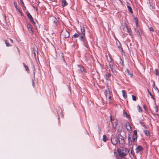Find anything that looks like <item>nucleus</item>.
<instances>
[{
    "label": "nucleus",
    "mask_w": 159,
    "mask_h": 159,
    "mask_svg": "<svg viewBox=\"0 0 159 159\" xmlns=\"http://www.w3.org/2000/svg\"><path fill=\"white\" fill-rule=\"evenodd\" d=\"M134 19L136 24V26L134 27V31L136 33L137 36L142 39L141 35L143 34V30L138 24V20L135 18H134Z\"/></svg>",
    "instance_id": "nucleus-1"
},
{
    "label": "nucleus",
    "mask_w": 159,
    "mask_h": 159,
    "mask_svg": "<svg viewBox=\"0 0 159 159\" xmlns=\"http://www.w3.org/2000/svg\"><path fill=\"white\" fill-rule=\"evenodd\" d=\"M117 151L119 156L123 158H125L126 155L129 153V150L128 149L122 148L121 149H117Z\"/></svg>",
    "instance_id": "nucleus-2"
},
{
    "label": "nucleus",
    "mask_w": 159,
    "mask_h": 159,
    "mask_svg": "<svg viewBox=\"0 0 159 159\" xmlns=\"http://www.w3.org/2000/svg\"><path fill=\"white\" fill-rule=\"evenodd\" d=\"M110 60L107 59V61L108 62V65L109 68L110 69L111 71L113 73H114V69L115 67L114 65V63L113 61V59L110 57Z\"/></svg>",
    "instance_id": "nucleus-3"
},
{
    "label": "nucleus",
    "mask_w": 159,
    "mask_h": 159,
    "mask_svg": "<svg viewBox=\"0 0 159 159\" xmlns=\"http://www.w3.org/2000/svg\"><path fill=\"white\" fill-rule=\"evenodd\" d=\"M110 120L113 127L115 129L116 128L118 123L117 120L115 118V117L112 116H110Z\"/></svg>",
    "instance_id": "nucleus-4"
},
{
    "label": "nucleus",
    "mask_w": 159,
    "mask_h": 159,
    "mask_svg": "<svg viewBox=\"0 0 159 159\" xmlns=\"http://www.w3.org/2000/svg\"><path fill=\"white\" fill-rule=\"evenodd\" d=\"M118 139L120 147H123L125 144V140L124 137L120 134L118 135Z\"/></svg>",
    "instance_id": "nucleus-5"
},
{
    "label": "nucleus",
    "mask_w": 159,
    "mask_h": 159,
    "mask_svg": "<svg viewBox=\"0 0 159 159\" xmlns=\"http://www.w3.org/2000/svg\"><path fill=\"white\" fill-rule=\"evenodd\" d=\"M134 138V137L133 136L132 137L128 136V139L129 146H130L133 144L134 143L135 141L136 142L137 139H135Z\"/></svg>",
    "instance_id": "nucleus-6"
},
{
    "label": "nucleus",
    "mask_w": 159,
    "mask_h": 159,
    "mask_svg": "<svg viewBox=\"0 0 159 159\" xmlns=\"http://www.w3.org/2000/svg\"><path fill=\"white\" fill-rule=\"evenodd\" d=\"M143 148L142 146L140 145H138L135 149L136 153L141 155L142 154V151Z\"/></svg>",
    "instance_id": "nucleus-7"
},
{
    "label": "nucleus",
    "mask_w": 159,
    "mask_h": 159,
    "mask_svg": "<svg viewBox=\"0 0 159 159\" xmlns=\"http://www.w3.org/2000/svg\"><path fill=\"white\" fill-rule=\"evenodd\" d=\"M26 14L27 15V16L28 18L30 19L31 22L34 25H35V22L34 20L33 19L32 16L30 15V13L28 11H27L26 12Z\"/></svg>",
    "instance_id": "nucleus-8"
},
{
    "label": "nucleus",
    "mask_w": 159,
    "mask_h": 159,
    "mask_svg": "<svg viewBox=\"0 0 159 159\" xmlns=\"http://www.w3.org/2000/svg\"><path fill=\"white\" fill-rule=\"evenodd\" d=\"M111 143L113 145H116L117 143L118 139L114 137H113L111 138Z\"/></svg>",
    "instance_id": "nucleus-9"
},
{
    "label": "nucleus",
    "mask_w": 159,
    "mask_h": 159,
    "mask_svg": "<svg viewBox=\"0 0 159 159\" xmlns=\"http://www.w3.org/2000/svg\"><path fill=\"white\" fill-rule=\"evenodd\" d=\"M79 36H80L79 39L81 41H83L84 42H86L85 38V35L80 34Z\"/></svg>",
    "instance_id": "nucleus-10"
},
{
    "label": "nucleus",
    "mask_w": 159,
    "mask_h": 159,
    "mask_svg": "<svg viewBox=\"0 0 159 159\" xmlns=\"http://www.w3.org/2000/svg\"><path fill=\"white\" fill-rule=\"evenodd\" d=\"M62 35H63L65 38H66L69 37L70 34L68 31L66 30L63 32V34Z\"/></svg>",
    "instance_id": "nucleus-11"
},
{
    "label": "nucleus",
    "mask_w": 159,
    "mask_h": 159,
    "mask_svg": "<svg viewBox=\"0 0 159 159\" xmlns=\"http://www.w3.org/2000/svg\"><path fill=\"white\" fill-rule=\"evenodd\" d=\"M125 126L126 129L128 131H131V127L130 124L129 122H127L126 123Z\"/></svg>",
    "instance_id": "nucleus-12"
},
{
    "label": "nucleus",
    "mask_w": 159,
    "mask_h": 159,
    "mask_svg": "<svg viewBox=\"0 0 159 159\" xmlns=\"http://www.w3.org/2000/svg\"><path fill=\"white\" fill-rule=\"evenodd\" d=\"M27 27L28 28V30H29L30 32L31 33H33L32 28L30 24H27Z\"/></svg>",
    "instance_id": "nucleus-13"
},
{
    "label": "nucleus",
    "mask_w": 159,
    "mask_h": 159,
    "mask_svg": "<svg viewBox=\"0 0 159 159\" xmlns=\"http://www.w3.org/2000/svg\"><path fill=\"white\" fill-rule=\"evenodd\" d=\"M105 95L107 99H109V100L111 99V95H110V92L109 91V93H105Z\"/></svg>",
    "instance_id": "nucleus-14"
},
{
    "label": "nucleus",
    "mask_w": 159,
    "mask_h": 159,
    "mask_svg": "<svg viewBox=\"0 0 159 159\" xmlns=\"http://www.w3.org/2000/svg\"><path fill=\"white\" fill-rule=\"evenodd\" d=\"M116 45L119 50H120L121 52H122L123 51V49L121 47L120 43L119 42L118 43H117Z\"/></svg>",
    "instance_id": "nucleus-15"
},
{
    "label": "nucleus",
    "mask_w": 159,
    "mask_h": 159,
    "mask_svg": "<svg viewBox=\"0 0 159 159\" xmlns=\"http://www.w3.org/2000/svg\"><path fill=\"white\" fill-rule=\"evenodd\" d=\"M78 70H80L81 72H83L84 70V67L80 65H78Z\"/></svg>",
    "instance_id": "nucleus-16"
},
{
    "label": "nucleus",
    "mask_w": 159,
    "mask_h": 159,
    "mask_svg": "<svg viewBox=\"0 0 159 159\" xmlns=\"http://www.w3.org/2000/svg\"><path fill=\"white\" fill-rule=\"evenodd\" d=\"M122 93L123 96L125 98H127V94L125 90H122Z\"/></svg>",
    "instance_id": "nucleus-17"
},
{
    "label": "nucleus",
    "mask_w": 159,
    "mask_h": 159,
    "mask_svg": "<svg viewBox=\"0 0 159 159\" xmlns=\"http://www.w3.org/2000/svg\"><path fill=\"white\" fill-rule=\"evenodd\" d=\"M81 33H80V34H83V35H85V29H84V27H81Z\"/></svg>",
    "instance_id": "nucleus-18"
},
{
    "label": "nucleus",
    "mask_w": 159,
    "mask_h": 159,
    "mask_svg": "<svg viewBox=\"0 0 159 159\" xmlns=\"http://www.w3.org/2000/svg\"><path fill=\"white\" fill-rule=\"evenodd\" d=\"M126 28L127 29V32L129 33V35L131 36H132V33L131 30L130 28H129L128 26H126Z\"/></svg>",
    "instance_id": "nucleus-19"
},
{
    "label": "nucleus",
    "mask_w": 159,
    "mask_h": 159,
    "mask_svg": "<svg viewBox=\"0 0 159 159\" xmlns=\"http://www.w3.org/2000/svg\"><path fill=\"white\" fill-rule=\"evenodd\" d=\"M134 137V139H137V132L136 130H134V134L133 136Z\"/></svg>",
    "instance_id": "nucleus-20"
},
{
    "label": "nucleus",
    "mask_w": 159,
    "mask_h": 159,
    "mask_svg": "<svg viewBox=\"0 0 159 159\" xmlns=\"http://www.w3.org/2000/svg\"><path fill=\"white\" fill-rule=\"evenodd\" d=\"M111 76V74L108 73H107L105 75V79L106 80H108L109 77Z\"/></svg>",
    "instance_id": "nucleus-21"
},
{
    "label": "nucleus",
    "mask_w": 159,
    "mask_h": 159,
    "mask_svg": "<svg viewBox=\"0 0 159 159\" xmlns=\"http://www.w3.org/2000/svg\"><path fill=\"white\" fill-rule=\"evenodd\" d=\"M14 6L15 7V8H16V9L21 14V15H22V13L21 12V11L20 10L18 9L17 6V4L16 2H14Z\"/></svg>",
    "instance_id": "nucleus-22"
},
{
    "label": "nucleus",
    "mask_w": 159,
    "mask_h": 159,
    "mask_svg": "<svg viewBox=\"0 0 159 159\" xmlns=\"http://www.w3.org/2000/svg\"><path fill=\"white\" fill-rule=\"evenodd\" d=\"M68 4V3L65 0H63L62 2V5L63 7H65Z\"/></svg>",
    "instance_id": "nucleus-23"
},
{
    "label": "nucleus",
    "mask_w": 159,
    "mask_h": 159,
    "mask_svg": "<svg viewBox=\"0 0 159 159\" xmlns=\"http://www.w3.org/2000/svg\"><path fill=\"white\" fill-rule=\"evenodd\" d=\"M123 116H124L125 117L127 118H130L129 115L127 114V113L125 112L124 110L123 111Z\"/></svg>",
    "instance_id": "nucleus-24"
},
{
    "label": "nucleus",
    "mask_w": 159,
    "mask_h": 159,
    "mask_svg": "<svg viewBox=\"0 0 159 159\" xmlns=\"http://www.w3.org/2000/svg\"><path fill=\"white\" fill-rule=\"evenodd\" d=\"M80 35V32H78L77 33H75L74 35L72 36V38H78L79 37Z\"/></svg>",
    "instance_id": "nucleus-25"
},
{
    "label": "nucleus",
    "mask_w": 159,
    "mask_h": 159,
    "mask_svg": "<svg viewBox=\"0 0 159 159\" xmlns=\"http://www.w3.org/2000/svg\"><path fill=\"white\" fill-rule=\"evenodd\" d=\"M127 7L129 12L131 14H132L133 12L132 11V9L131 7L130 6L127 5Z\"/></svg>",
    "instance_id": "nucleus-26"
},
{
    "label": "nucleus",
    "mask_w": 159,
    "mask_h": 159,
    "mask_svg": "<svg viewBox=\"0 0 159 159\" xmlns=\"http://www.w3.org/2000/svg\"><path fill=\"white\" fill-rule=\"evenodd\" d=\"M144 133L147 136H149V131L147 130H145L144 131Z\"/></svg>",
    "instance_id": "nucleus-27"
},
{
    "label": "nucleus",
    "mask_w": 159,
    "mask_h": 159,
    "mask_svg": "<svg viewBox=\"0 0 159 159\" xmlns=\"http://www.w3.org/2000/svg\"><path fill=\"white\" fill-rule=\"evenodd\" d=\"M107 140V137L105 135H103V136L102 140L104 142H106Z\"/></svg>",
    "instance_id": "nucleus-28"
},
{
    "label": "nucleus",
    "mask_w": 159,
    "mask_h": 159,
    "mask_svg": "<svg viewBox=\"0 0 159 159\" xmlns=\"http://www.w3.org/2000/svg\"><path fill=\"white\" fill-rule=\"evenodd\" d=\"M5 43L6 44V45L7 46V47H10L12 46V45L10 44L7 41V40H5Z\"/></svg>",
    "instance_id": "nucleus-29"
},
{
    "label": "nucleus",
    "mask_w": 159,
    "mask_h": 159,
    "mask_svg": "<svg viewBox=\"0 0 159 159\" xmlns=\"http://www.w3.org/2000/svg\"><path fill=\"white\" fill-rule=\"evenodd\" d=\"M131 155L130 154V156L131 157V156H132L134 158V153L133 151V150L132 149H131V152H130Z\"/></svg>",
    "instance_id": "nucleus-30"
},
{
    "label": "nucleus",
    "mask_w": 159,
    "mask_h": 159,
    "mask_svg": "<svg viewBox=\"0 0 159 159\" xmlns=\"http://www.w3.org/2000/svg\"><path fill=\"white\" fill-rule=\"evenodd\" d=\"M137 107L138 110V111L140 112H141L142 111V110L141 109V107L140 106L138 105L137 106Z\"/></svg>",
    "instance_id": "nucleus-31"
},
{
    "label": "nucleus",
    "mask_w": 159,
    "mask_h": 159,
    "mask_svg": "<svg viewBox=\"0 0 159 159\" xmlns=\"http://www.w3.org/2000/svg\"><path fill=\"white\" fill-rule=\"evenodd\" d=\"M84 43V46L87 49H86V50H88L89 49V46L88 44L86 43V42H85Z\"/></svg>",
    "instance_id": "nucleus-32"
},
{
    "label": "nucleus",
    "mask_w": 159,
    "mask_h": 159,
    "mask_svg": "<svg viewBox=\"0 0 159 159\" xmlns=\"http://www.w3.org/2000/svg\"><path fill=\"white\" fill-rule=\"evenodd\" d=\"M119 63L120 64V65H121L122 66H124L123 61H122V60L120 58V59Z\"/></svg>",
    "instance_id": "nucleus-33"
},
{
    "label": "nucleus",
    "mask_w": 159,
    "mask_h": 159,
    "mask_svg": "<svg viewBox=\"0 0 159 159\" xmlns=\"http://www.w3.org/2000/svg\"><path fill=\"white\" fill-rule=\"evenodd\" d=\"M147 91L148 93L150 94V96H151V98L153 99H154V98L152 94L149 92V90L147 89Z\"/></svg>",
    "instance_id": "nucleus-34"
},
{
    "label": "nucleus",
    "mask_w": 159,
    "mask_h": 159,
    "mask_svg": "<svg viewBox=\"0 0 159 159\" xmlns=\"http://www.w3.org/2000/svg\"><path fill=\"white\" fill-rule=\"evenodd\" d=\"M23 64L24 65V66L25 68V70L26 71H29V69L28 66L26 65H25L24 63H23Z\"/></svg>",
    "instance_id": "nucleus-35"
},
{
    "label": "nucleus",
    "mask_w": 159,
    "mask_h": 159,
    "mask_svg": "<svg viewBox=\"0 0 159 159\" xmlns=\"http://www.w3.org/2000/svg\"><path fill=\"white\" fill-rule=\"evenodd\" d=\"M132 98L133 100L134 101H135L136 100V98L135 96L132 95Z\"/></svg>",
    "instance_id": "nucleus-36"
},
{
    "label": "nucleus",
    "mask_w": 159,
    "mask_h": 159,
    "mask_svg": "<svg viewBox=\"0 0 159 159\" xmlns=\"http://www.w3.org/2000/svg\"><path fill=\"white\" fill-rule=\"evenodd\" d=\"M140 123H141V125L143 126L146 129V126L144 125V123L142 122H140Z\"/></svg>",
    "instance_id": "nucleus-37"
},
{
    "label": "nucleus",
    "mask_w": 159,
    "mask_h": 159,
    "mask_svg": "<svg viewBox=\"0 0 159 159\" xmlns=\"http://www.w3.org/2000/svg\"><path fill=\"white\" fill-rule=\"evenodd\" d=\"M155 73L156 75H159V73L158 71V70L157 69H155Z\"/></svg>",
    "instance_id": "nucleus-38"
},
{
    "label": "nucleus",
    "mask_w": 159,
    "mask_h": 159,
    "mask_svg": "<svg viewBox=\"0 0 159 159\" xmlns=\"http://www.w3.org/2000/svg\"><path fill=\"white\" fill-rule=\"evenodd\" d=\"M154 109L155 110V113H156L158 112V109L157 107V105L154 108Z\"/></svg>",
    "instance_id": "nucleus-39"
},
{
    "label": "nucleus",
    "mask_w": 159,
    "mask_h": 159,
    "mask_svg": "<svg viewBox=\"0 0 159 159\" xmlns=\"http://www.w3.org/2000/svg\"><path fill=\"white\" fill-rule=\"evenodd\" d=\"M125 72L128 75H129V71L128 69H127L126 70Z\"/></svg>",
    "instance_id": "nucleus-40"
},
{
    "label": "nucleus",
    "mask_w": 159,
    "mask_h": 159,
    "mask_svg": "<svg viewBox=\"0 0 159 159\" xmlns=\"http://www.w3.org/2000/svg\"><path fill=\"white\" fill-rule=\"evenodd\" d=\"M20 2L21 3V5L22 6H24V3L23 1V0H20Z\"/></svg>",
    "instance_id": "nucleus-41"
},
{
    "label": "nucleus",
    "mask_w": 159,
    "mask_h": 159,
    "mask_svg": "<svg viewBox=\"0 0 159 159\" xmlns=\"http://www.w3.org/2000/svg\"><path fill=\"white\" fill-rule=\"evenodd\" d=\"M61 57H62V60H63V61L65 62V61L64 57V56L63 54V53L61 54Z\"/></svg>",
    "instance_id": "nucleus-42"
},
{
    "label": "nucleus",
    "mask_w": 159,
    "mask_h": 159,
    "mask_svg": "<svg viewBox=\"0 0 159 159\" xmlns=\"http://www.w3.org/2000/svg\"><path fill=\"white\" fill-rule=\"evenodd\" d=\"M149 30L150 31H153L154 30V29L152 27H151L149 28Z\"/></svg>",
    "instance_id": "nucleus-43"
},
{
    "label": "nucleus",
    "mask_w": 159,
    "mask_h": 159,
    "mask_svg": "<svg viewBox=\"0 0 159 159\" xmlns=\"http://www.w3.org/2000/svg\"><path fill=\"white\" fill-rule=\"evenodd\" d=\"M22 7H23V10L25 11L26 10V7H25V6H22Z\"/></svg>",
    "instance_id": "nucleus-44"
},
{
    "label": "nucleus",
    "mask_w": 159,
    "mask_h": 159,
    "mask_svg": "<svg viewBox=\"0 0 159 159\" xmlns=\"http://www.w3.org/2000/svg\"><path fill=\"white\" fill-rule=\"evenodd\" d=\"M10 41H11V42L12 43H13V40L12 39H9Z\"/></svg>",
    "instance_id": "nucleus-45"
},
{
    "label": "nucleus",
    "mask_w": 159,
    "mask_h": 159,
    "mask_svg": "<svg viewBox=\"0 0 159 159\" xmlns=\"http://www.w3.org/2000/svg\"><path fill=\"white\" fill-rule=\"evenodd\" d=\"M34 57L35 58H36V53H35V52H34Z\"/></svg>",
    "instance_id": "nucleus-46"
},
{
    "label": "nucleus",
    "mask_w": 159,
    "mask_h": 159,
    "mask_svg": "<svg viewBox=\"0 0 159 159\" xmlns=\"http://www.w3.org/2000/svg\"><path fill=\"white\" fill-rule=\"evenodd\" d=\"M32 85L33 87L34 86V83L33 80H32Z\"/></svg>",
    "instance_id": "nucleus-47"
},
{
    "label": "nucleus",
    "mask_w": 159,
    "mask_h": 159,
    "mask_svg": "<svg viewBox=\"0 0 159 159\" xmlns=\"http://www.w3.org/2000/svg\"><path fill=\"white\" fill-rule=\"evenodd\" d=\"M4 19L6 21V16L4 14Z\"/></svg>",
    "instance_id": "nucleus-48"
},
{
    "label": "nucleus",
    "mask_w": 159,
    "mask_h": 159,
    "mask_svg": "<svg viewBox=\"0 0 159 159\" xmlns=\"http://www.w3.org/2000/svg\"><path fill=\"white\" fill-rule=\"evenodd\" d=\"M34 7V8H35V7H34H34ZM35 9H36V11H38V8H37L36 7H35Z\"/></svg>",
    "instance_id": "nucleus-49"
},
{
    "label": "nucleus",
    "mask_w": 159,
    "mask_h": 159,
    "mask_svg": "<svg viewBox=\"0 0 159 159\" xmlns=\"http://www.w3.org/2000/svg\"><path fill=\"white\" fill-rule=\"evenodd\" d=\"M155 89H157V90L158 91H159V90H158V89L157 88L156 86L155 87Z\"/></svg>",
    "instance_id": "nucleus-50"
},
{
    "label": "nucleus",
    "mask_w": 159,
    "mask_h": 159,
    "mask_svg": "<svg viewBox=\"0 0 159 159\" xmlns=\"http://www.w3.org/2000/svg\"><path fill=\"white\" fill-rule=\"evenodd\" d=\"M143 107L144 109H146V107L144 105V106H143Z\"/></svg>",
    "instance_id": "nucleus-51"
},
{
    "label": "nucleus",
    "mask_w": 159,
    "mask_h": 159,
    "mask_svg": "<svg viewBox=\"0 0 159 159\" xmlns=\"http://www.w3.org/2000/svg\"><path fill=\"white\" fill-rule=\"evenodd\" d=\"M55 19L56 20V21H57V22H56L55 21H54V23H57V22L58 21L56 20V18H55Z\"/></svg>",
    "instance_id": "nucleus-52"
},
{
    "label": "nucleus",
    "mask_w": 159,
    "mask_h": 159,
    "mask_svg": "<svg viewBox=\"0 0 159 159\" xmlns=\"http://www.w3.org/2000/svg\"><path fill=\"white\" fill-rule=\"evenodd\" d=\"M130 77H132L133 76V74H130Z\"/></svg>",
    "instance_id": "nucleus-53"
},
{
    "label": "nucleus",
    "mask_w": 159,
    "mask_h": 159,
    "mask_svg": "<svg viewBox=\"0 0 159 159\" xmlns=\"http://www.w3.org/2000/svg\"><path fill=\"white\" fill-rule=\"evenodd\" d=\"M149 3L150 4V7H151V4L150 3V2H149Z\"/></svg>",
    "instance_id": "nucleus-54"
},
{
    "label": "nucleus",
    "mask_w": 159,
    "mask_h": 159,
    "mask_svg": "<svg viewBox=\"0 0 159 159\" xmlns=\"http://www.w3.org/2000/svg\"><path fill=\"white\" fill-rule=\"evenodd\" d=\"M16 48H17L18 51V52H19V49H18V48L17 47H16Z\"/></svg>",
    "instance_id": "nucleus-55"
},
{
    "label": "nucleus",
    "mask_w": 159,
    "mask_h": 159,
    "mask_svg": "<svg viewBox=\"0 0 159 159\" xmlns=\"http://www.w3.org/2000/svg\"><path fill=\"white\" fill-rule=\"evenodd\" d=\"M114 153H115V154L116 155L117 154V153H116V152H114Z\"/></svg>",
    "instance_id": "nucleus-56"
},
{
    "label": "nucleus",
    "mask_w": 159,
    "mask_h": 159,
    "mask_svg": "<svg viewBox=\"0 0 159 159\" xmlns=\"http://www.w3.org/2000/svg\"><path fill=\"white\" fill-rule=\"evenodd\" d=\"M153 8V7H152V8Z\"/></svg>",
    "instance_id": "nucleus-57"
},
{
    "label": "nucleus",
    "mask_w": 159,
    "mask_h": 159,
    "mask_svg": "<svg viewBox=\"0 0 159 159\" xmlns=\"http://www.w3.org/2000/svg\"><path fill=\"white\" fill-rule=\"evenodd\" d=\"M37 54H38V52L37 51Z\"/></svg>",
    "instance_id": "nucleus-58"
},
{
    "label": "nucleus",
    "mask_w": 159,
    "mask_h": 159,
    "mask_svg": "<svg viewBox=\"0 0 159 159\" xmlns=\"http://www.w3.org/2000/svg\"><path fill=\"white\" fill-rule=\"evenodd\" d=\"M35 74V72H34V75Z\"/></svg>",
    "instance_id": "nucleus-59"
}]
</instances>
